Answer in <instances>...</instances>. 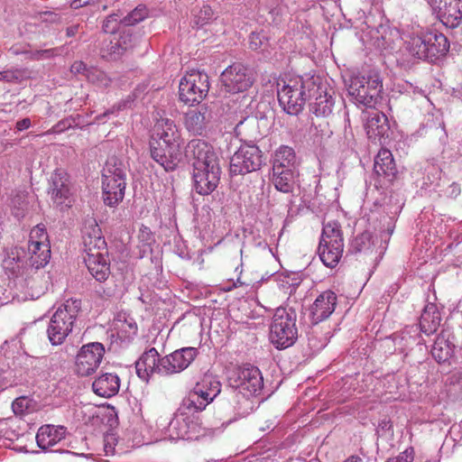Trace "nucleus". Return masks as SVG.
<instances>
[{
  "instance_id": "nucleus-56",
  "label": "nucleus",
  "mask_w": 462,
  "mask_h": 462,
  "mask_svg": "<svg viewBox=\"0 0 462 462\" xmlns=\"http://www.w3.org/2000/svg\"><path fill=\"white\" fill-rule=\"evenodd\" d=\"M111 23L110 20H106V21L104 22L103 29H104L105 32H108V30H109V23Z\"/></svg>"
},
{
  "instance_id": "nucleus-52",
  "label": "nucleus",
  "mask_w": 462,
  "mask_h": 462,
  "mask_svg": "<svg viewBox=\"0 0 462 462\" xmlns=\"http://www.w3.org/2000/svg\"><path fill=\"white\" fill-rule=\"evenodd\" d=\"M31 126V120L29 118H23L16 123V129L23 131L28 129Z\"/></svg>"
},
{
  "instance_id": "nucleus-18",
  "label": "nucleus",
  "mask_w": 462,
  "mask_h": 462,
  "mask_svg": "<svg viewBox=\"0 0 462 462\" xmlns=\"http://www.w3.org/2000/svg\"><path fill=\"white\" fill-rule=\"evenodd\" d=\"M162 357L159 358V353L152 347L145 351L135 363L136 373L139 378L148 382L153 374H166L162 367Z\"/></svg>"
},
{
  "instance_id": "nucleus-24",
  "label": "nucleus",
  "mask_w": 462,
  "mask_h": 462,
  "mask_svg": "<svg viewBox=\"0 0 462 462\" xmlns=\"http://www.w3.org/2000/svg\"><path fill=\"white\" fill-rule=\"evenodd\" d=\"M66 429L61 426L43 425L36 434V441L42 449H47L65 438Z\"/></svg>"
},
{
  "instance_id": "nucleus-51",
  "label": "nucleus",
  "mask_w": 462,
  "mask_h": 462,
  "mask_svg": "<svg viewBox=\"0 0 462 462\" xmlns=\"http://www.w3.org/2000/svg\"><path fill=\"white\" fill-rule=\"evenodd\" d=\"M100 0H73L71 2V7L74 9H78L88 5H95Z\"/></svg>"
},
{
  "instance_id": "nucleus-21",
  "label": "nucleus",
  "mask_w": 462,
  "mask_h": 462,
  "mask_svg": "<svg viewBox=\"0 0 462 462\" xmlns=\"http://www.w3.org/2000/svg\"><path fill=\"white\" fill-rule=\"evenodd\" d=\"M337 295L332 291H325L315 300L310 309L312 322L317 324L328 319L335 310Z\"/></svg>"
},
{
  "instance_id": "nucleus-29",
  "label": "nucleus",
  "mask_w": 462,
  "mask_h": 462,
  "mask_svg": "<svg viewBox=\"0 0 462 462\" xmlns=\"http://www.w3.org/2000/svg\"><path fill=\"white\" fill-rule=\"evenodd\" d=\"M440 321L441 316L438 307L434 303L427 304L420 319V330L426 335H431L438 330Z\"/></svg>"
},
{
  "instance_id": "nucleus-16",
  "label": "nucleus",
  "mask_w": 462,
  "mask_h": 462,
  "mask_svg": "<svg viewBox=\"0 0 462 462\" xmlns=\"http://www.w3.org/2000/svg\"><path fill=\"white\" fill-rule=\"evenodd\" d=\"M374 171L381 186L388 188L397 179L398 170L388 149L382 148L374 158Z\"/></svg>"
},
{
  "instance_id": "nucleus-1",
  "label": "nucleus",
  "mask_w": 462,
  "mask_h": 462,
  "mask_svg": "<svg viewBox=\"0 0 462 462\" xmlns=\"http://www.w3.org/2000/svg\"><path fill=\"white\" fill-rule=\"evenodd\" d=\"M186 155L193 159L194 189L200 195L211 193L220 180V169L212 148L203 140H191Z\"/></svg>"
},
{
  "instance_id": "nucleus-49",
  "label": "nucleus",
  "mask_w": 462,
  "mask_h": 462,
  "mask_svg": "<svg viewBox=\"0 0 462 462\" xmlns=\"http://www.w3.org/2000/svg\"><path fill=\"white\" fill-rule=\"evenodd\" d=\"M86 69V64L80 60L75 61L70 67V71L75 74L84 73Z\"/></svg>"
},
{
  "instance_id": "nucleus-59",
  "label": "nucleus",
  "mask_w": 462,
  "mask_h": 462,
  "mask_svg": "<svg viewBox=\"0 0 462 462\" xmlns=\"http://www.w3.org/2000/svg\"><path fill=\"white\" fill-rule=\"evenodd\" d=\"M274 12H275V10H272V11L270 12V14H272V16H273V15H274ZM273 20H274V17H273Z\"/></svg>"
},
{
  "instance_id": "nucleus-48",
  "label": "nucleus",
  "mask_w": 462,
  "mask_h": 462,
  "mask_svg": "<svg viewBox=\"0 0 462 462\" xmlns=\"http://www.w3.org/2000/svg\"><path fill=\"white\" fill-rule=\"evenodd\" d=\"M54 52V49L41 50L32 53V58L34 60L47 59L52 57Z\"/></svg>"
},
{
  "instance_id": "nucleus-27",
  "label": "nucleus",
  "mask_w": 462,
  "mask_h": 462,
  "mask_svg": "<svg viewBox=\"0 0 462 462\" xmlns=\"http://www.w3.org/2000/svg\"><path fill=\"white\" fill-rule=\"evenodd\" d=\"M318 95L315 101L310 104V111L319 117H327L332 113L334 100L320 86L315 84L312 96Z\"/></svg>"
},
{
  "instance_id": "nucleus-22",
  "label": "nucleus",
  "mask_w": 462,
  "mask_h": 462,
  "mask_svg": "<svg viewBox=\"0 0 462 462\" xmlns=\"http://www.w3.org/2000/svg\"><path fill=\"white\" fill-rule=\"evenodd\" d=\"M365 78H355L349 86V94L354 96L356 100L365 106H374L381 99V95L376 89H368L364 87Z\"/></svg>"
},
{
  "instance_id": "nucleus-42",
  "label": "nucleus",
  "mask_w": 462,
  "mask_h": 462,
  "mask_svg": "<svg viewBox=\"0 0 462 462\" xmlns=\"http://www.w3.org/2000/svg\"><path fill=\"white\" fill-rule=\"evenodd\" d=\"M29 402L26 397L16 398L12 403V409L16 415H23L30 407Z\"/></svg>"
},
{
  "instance_id": "nucleus-30",
  "label": "nucleus",
  "mask_w": 462,
  "mask_h": 462,
  "mask_svg": "<svg viewBox=\"0 0 462 462\" xmlns=\"http://www.w3.org/2000/svg\"><path fill=\"white\" fill-rule=\"evenodd\" d=\"M28 259L27 263L35 268L39 269L44 267L50 261L51 258V244H35L28 245Z\"/></svg>"
},
{
  "instance_id": "nucleus-34",
  "label": "nucleus",
  "mask_w": 462,
  "mask_h": 462,
  "mask_svg": "<svg viewBox=\"0 0 462 462\" xmlns=\"http://www.w3.org/2000/svg\"><path fill=\"white\" fill-rule=\"evenodd\" d=\"M133 47V37L129 33L120 36L114 35L107 47L108 54L114 58L122 56L127 50Z\"/></svg>"
},
{
  "instance_id": "nucleus-15",
  "label": "nucleus",
  "mask_w": 462,
  "mask_h": 462,
  "mask_svg": "<svg viewBox=\"0 0 462 462\" xmlns=\"http://www.w3.org/2000/svg\"><path fill=\"white\" fill-rule=\"evenodd\" d=\"M261 158V151L256 145H241L233 154V175L256 171L262 164Z\"/></svg>"
},
{
  "instance_id": "nucleus-41",
  "label": "nucleus",
  "mask_w": 462,
  "mask_h": 462,
  "mask_svg": "<svg viewBox=\"0 0 462 462\" xmlns=\"http://www.w3.org/2000/svg\"><path fill=\"white\" fill-rule=\"evenodd\" d=\"M268 46V39L263 32H252L249 37V47L254 51H263Z\"/></svg>"
},
{
  "instance_id": "nucleus-10",
  "label": "nucleus",
  "mask_w": 462,
  "mask_h": 462,
  "mask_svg": "<svg viewBox=\"0 0 462 462\" xmlns=\"http://www.w3.org/2000/svg\"><path fill=\"white\" fill-rule=\"evenodd\" d=\"M318 251L326 266L334 268L337 265L344 252V238L338 222L328 221L323 224Z\"/></svg>"
},
{
  "instance_id": "nucleus-20",
  "label": "nucleus",
  "mask_w": 462,
  "mask_h": 462,
  "mask_svg": "<svg viewBox=\"0 0 462 462\" xmlns=\"http://www.w3.org/2000/svg\"><path fill=\"white\" fill-rule=\"evenodd\" d=\"M48 193L57 205H62L69 199L70 196L69 179L65 171L59 169L51 174Z\"/></svg>"
},
{
  "instance_id": "nucleus-31",
  "label": "nucleus",
  "mask_w": 462,
  "mask_h": 462,
  "mask_svg": "<svg viewBox=\"0 0 462 462\" xmlns=\"http://www.w3.org/2000/svg\"><path fill=\"white\" fill-rule=\"evenodd\" d=\"M297 170L272 171L271 181L275 189L283 193L292 192Z\"/></svg>"
},
{
  "instance_id": "nucleus-4",
  "label": "nucleus",
  "mask_w": 462,
  "mask_h": 462,
  "mask_svg": "<svg viewBox=\"0 0 462 462\" xmlns=\"http://www.w3.org/2000/svg\"><path fill=\"white\" fill-rule=\"evenodd\" d=\"M254 80L255 75L252 68L242 63H233V104L238 103L236 114L240 113L239 122L233 131L236 137L241 135L240 125L252 112L253 97L246 92L252 88Z\"/></svg>"
},
{
  "instance_id": "nucleus-12",
  "label": "nucleus",
  "mask_w": 462,
  "mask_h": 462,
  "mask_svg": "<svg viewBox=\"0 0 462 462\" xmlns=\"http://www.w3.org/2000/svg\"><path fill=\"white\" fill-rule=\"evenodd\" d=\"M209 90L208 76L199 70L188 71L179 85L180 100L185 104H199Z\"/></svg>"
},
{
  "instance_id": "nucleus-40",
  "label": "nucleus",
  "mask_w": 462,
  "mask_h": 462,
  "mask_svg": "<svg viewBox=\"0 0 462 462\" xmlns=\"http://www.w3.org/2000/svg\"><path fill=\"white\" fill-rule=\"evenodd\" d=\"M50 243L49 236L43 225L35 226L30 232L28 245Z\"/></svg>"
},
{
  "instance_id": "nucleus-45",
  "label": "nucleus",
  "mask_w": 462,
  "mask_h": 462,
  "mask_svg": "<svg viewBox=\"0 0 462 462\" xmlns=\"http://www.w3.org/2000/svg\"><path fill=\"white\" fill-rule=\"evenodd\" d=\"M393 432V422L388 418L382 419L377 427V433L381 435H386Z\"/></svg>"
},
{
  "instance_id": "nucleus-26",
  "label": "nucleus",
  "mask_w": 462,
  "mask_h": 462,
  "mask_svg": "<svg viewBox=\"0 0 462 462\" xmlns=\"http://www.w3.org/2000/svg\"><path fill=\"white\" fill-rule=\"evenodd\" d=\"M296 153L292 147L281 145L272 157V171L297 170Z\"/></svg>"
},
{
  "instance_id": "nucleus-44",
  "label": "nucleus",
  "mask_w": 462,
  "mask_h": 462,
  "mask_svg": "<svg viewBox=\"0 0 462 462\" xmlns=\"http://www.w3.org/2000/svg\"><path fill=\"white\" fill-rule=\"evenodd\" d=\"M364 87L370 89H376L378 90V94L381 95L383 91V83L382 80L379 79L378 76H370L367 79H365Z\"/></svg>"
},
{
  "instance_id": "nucleus-17",
  "label": "nucleus",
  "mask_w": 462,
  "mask_h": 462,
  "mask_svg": "<svg viewBox=\"0 0 462 462\" xmlns=\"http://www.w3.org/2000/svg\"><path fill=\"white\" fill-rule=\"evenodd\" d=\"M196 347H182L162 357V367L166 374H172L185 370L197 357Z\"/></svg>"
},
{
  "instance_id": "nucleus-38",
  "label": "nucleus",
  "mask_w": 462,
  "mask_h": 462,
  "mask_svg": "<svg viewBox=\"0 0 462 462\" xmlns=\"http://www.w3.org/2000/svg\"><path fill=\"white\" fill-rule=\"evenodd\" d=\"M310 132L314 136L319 138V142L328 139L333 134L326 119L312 120Z\"/></svg>"
},
{
  "instance_id": "nucleus-50",
  "label": "nucleus",
  "mask_w": 462,
  "mask_h": 462,
  "mask_svg": "<svg viewBox=\"0 0 462 462\" xmlns=\"http://www.w3.org/2000/svg\"><path fill=\"white\" fill-rule=\"evenodd\" d=\"M252 284V281L247 279V278H245V277H242V271H240L239 273V275L236 279V282H235L233 281V288H236L237 286H245V287H250Z\"/></svg>"
},
{
  "instance_id": "nucleus-5",
  "label": "nucleus",
  "mask_w": 462,
  "mask_h": 462,
  "mask_svg": "<svg viewBox=\"0 0 462 462\" xmlns=\"http://www.w3.org/2000/svg\"><path fill=\"white\" fill-rule=\"evenodd\" d=\"M314 88L315 81L312 78L306 80L301 77L290 79L278 88L279 104L287 114L296 116L302 111L307 98L312 97Z\"/></svg>"
},
{
  "instance_id": "nucleus-14",
  "label": "nucleus",
  "mask_w": 462,
  "mask_h": 462,
  "mask_svg": "<svg viewBox=\"0 0 462 462\" xmlns=\"http://www.w3.org/2000/svg\"><path fill=\"white\" fill-rule=\"evenodd\" d=\"M440 22L454 29L462 23V0H426Z\"/></svg>"
},
{
  "instance_id": "nucleus-39",
  "label": "nucleus",
  "mask_w": 462,
  "mask_h": 462,
  "mask_svg": "<svg viewBox=\"0 0 462 462\" xmlns=\"http://www.w3.org/2000/svg\"><path fill=\"white\" fill-rule=\"evenodd\" d=\"M214 13L210 6L203 5L192 10V23L197 26H203L208 23L213 18Z\"/></svg>"
},
{
  "instance_id": "nucleus-13",
  "label": "nucleus",
  "mask_w": 462,
  "mask_h": 462,
  "mask_svg": "<svg viewBox=\"0 0 462 462\" xmlns=\"http://www.w3.org/2000/svg\"><path fill=\"white\" fill-rule=\"evenodd\" d=\"M105 355L101 343L84 345L79 351L75 361V372L79 376H88L96 372Z\"/></svg>"
},
{
  "instance_id": "nucleus-46",
  "label": "nucleus",
  "mask_w": 462,
  "mask_h": 462,
  "mask_svg": "<svg viewBox=\"0 0 462 462\" xmlns=\"http://www.w3.org/2000/svg\"><path fill=\"white\" fill-rule=\"evenodd\" d=\"M70 127V121L69 119H64L54 125L46 134H60Z\"/></svg>"
},
{
  "instance_id": "nucleus-55",
  "label": "nucleus",
  "mask_w": 462,
  "mask_h": 462,
  "mask_svg": "<svg viewBox=\"0 0 462 462\" xmlns=\"http://www.w3.org/2000/svg\"><path fill=\"white\" fill-rule=\"evenodd\" d=\"M344 462H362V459L359 457L352 456L346 458Z\"/></svg>"
},
{
  "instance_id": "nucleus-7",
  "label": "nucleus",
  "mask_w": 462,
  "mask_h": 462,
  "mask_svg": "<svg viewBox=\"0 0 462 462\" xmlns=\"http://www.w3.org/2000/svg\"><path fill=\"white\" fill-rule=\"evenodd\" d=\"M81 308L79 300L69 299L54 312L48 327V337L53 346L63 343L72 331L74 322Z\"/></svg>"
},
{
  "instance_id": "nucleus-57",
  "label": "nucleus",
  "mask_w": 462,
  "mask_h": 462,
  "mask_svg": "<svg viewBox=\"0 0 462 462\" xmlns=\"http://www.w3.org/2000/svg\"><path fill=\"white\" fill-rule=\"evenodd\" d=\"M128 326H129L130 330H131L133 333H135V332H136V330H137V327H136V325H133V324H131V323H130V324H128Z\"/></svg>"
},
{
  "instance_id": "nucleus-37",
  "label": "nucleus",
  "mask_w": 462,
  "mask_h": 462,
  "mask_svg": "<svg viewBox=\"0 0 462 462\" xmlns=\"http://www.w3.org/2000/svg\"><path fill=\"white\" fill-rule=\"evenodd\" d=\"M11 203L13 215L18 219L24 217L29 210L28 196L24 193H18L12 199Z\"/></svg>"
},
{
  "instance_id": "nucleus-3",
  "label": "nucleus",
  "mask_w": 462,
  "mask_h": 462,
  "mask_svg": "<svg viewBox=\"0 0 462 462\" xmlns=\"http://www.w3.org/2000/svg\"><path fill=\"white\" fill-rule=\"evenodd\" d=\"M263 386L260 370L250 364L243 365L233 370V408L239 417L248 415L254 408L252 397L258 394Z\"/></svg>"
},
{
  "instance_id": "nucleus-32",
  "label": "nucleus",
  "mask_w": 462,
  "mask_h": 462,
  "mask_svg": "<svg viewBox=\"0 0 462 462\" xmlns=\"http://www.w3.org/2000/svg\"><path fill=\"white\" fill-rule=\"evenodd\" d=\"M233 306L236 307V313L233 314V321L245 328H252L254 322H249L252 319V303L247 299H237L233 301Z\"/></svg>"
},
{
  "instance_id": "nucleus-58",
  "label": "nucleus",
  "mask_w": 462,
  "mask_h": 462,
  "mask_svg": "<svg viewBox=\"0 0 462 462\" xmlns=\"http://www.w3.org/2000/svg\"><path fill=\"white\" fill-rule=\"evenodd\" d=\"M309 342H310V345L311 346V339L310 338L309 339ZM312 346L313 347H317V348H321V347H323V345H320V346H318L316 345H312Z\"/></svg>"
},
{
  "instance_id": "nucleus-36",
  "label": "nucleus",
  "mask_w": 462,
  "mask_h": 462,
  "mask_svg": "<svg viewBox=\"0 0 462 462\" xmlns=\"http://www.w3.org/2000/svg\"><path fill=\"white\" fill-rule=\"evenodd\" d=\"M195 386L199 387L203 391V395L211 402L221 392L220 382L211 375H205Z\"/></svg>"
},
{
  "instance_id": "nucleus-54",
  "label": "nucleus",
  "mask_w": 462,
  "mask_h": 462,
  "mask_svg": "<svg viewBox=\"0 0 462 462\" xmlns=\"http://www.w3.org/2000/svg\"><path fill=\"white\" fill-rule=\"evenodd\" d=\"M439 134V139H441L442 137L446 136V130H445V125L443 123L439 124V127L437 128Z\"/></svg>"
},
{
  "instance_id": "nucleus-23",
  "label": "nucleus",
  "mask_w": 462,
  "mask_h": 462,
  "mask_svg": "<svg viewBox=\"0 0 462 462\" xmlns=\"http://www.w3.org/2000/svg\"><path fill=\"white\" fill-rule=\"evenodd\" d=\"M365 130L370 139L388 137L390 125L387 116L382 112H371L365 123Z\"/></svg>"
},
{
  "instance_id": "nucleus-2",
  "label": "nucleus",
  "mask_w": 462,
  "mask_h": 462,
  "mask_svg": "<svg viewBox=\"0 0 462 462\" xmlns=\"http://www.w3.org/2000/svg\"><path fill=\"white\" fill-rule=\"evenodd\" d=\"M154 134L151 143V156L165 171H173L180 162L182 140L174 121L160 118L154 125Z\"/></svg>"
},
{
  "instance_id": "nucleus-25",
  "label": "nucleus",
  "mask_w": 462,
  "mask_h": 462,
  "mask_svg": "<svg viewBox=\"0 0 462 462\" xmlns=\"http://www.w3.org/2000/svg\"><path fill=\"white\" fill-rule=\"evenodd\" d=\"M120 388V379L116 374L106 373L97 377L92 383L94 393L101 397L108 398L116 394Z\"/></svg>"
},
{
  "instance_id": "nucleus-8",
  "label": "nucleus",
  "mask_w": 462,
  "mask_h": 462,
  "mask_svg": "<svg viewBox=\"0 0 462 462\" xmlns=\"http://www.w3.org/2000/svg\"><path fill=\"white\" fill-rule=\"evenodd\" d=\"M408 49L412 56L435 62L447 54L449 50V42L443 33L429 32L420 36L412 37L409 42Z\"/></svg>"
},
{
  "instance_id": "nucleus-47",
  "label": "nucleus",
  "mask_w": 462,
  "mask_h": 462,
  "mask_svg": "<svg viewBox=\"0 0 462 462\" xmlns=\"http://www.w3.org/2000/svg\"><path fill=\"white\" fill-rule=\"evenodd\" d=\"M231 71L229 70V67L226 68L220 76V82L222 84V87L225 88L226 93L230 92V79Z\"/></svg>"
},
{
  "instance_id": "nucleus-43",
  "label": "nucleus",
  "mask_w": 462,
  "mask_h": 462,
  "mask_svg": "<svg viewBox=\"0 0 462 462\" xmlns=\"http://www.w3.org/2000/svg\"><path fill=\"white\" fill-rule=\"evenodd\" d=\"M414 451L412 448H406L403 452L400 453L397 457H390L386 462H413Z\"/></svg>"
},
{
  "instance_id": "nucleus-53",
  "label": "nucleus",
  "mask_w": 462,
  "mask_h": 462,
  "mask_svg": "<svg viewBox=\"0 0 462 462\" xmlns=\"http://www.w3.org/2000/svg\"><path fill=\"white\" fill-rule=\"evenodd\" d=\"M14 79H16V77H14V72H11V71L1 72L0 71V81L3 80V81L10 82Z\"/></svg>"
},
{
  "instance_id": "nucleus-33",
  "label": "nucleus",
  "mask_w": 462,
  "mask_h": 462,
  "mask_svg": "<svg viewBox=\"0 0 462 462\" xmlns=\"http://www.w3.org/2000/svg\"><path fill=\"white\" fill-rule=\"evenodd\" d=\"M453 347L454 346L446 338L442 331L434 342L431 355L438 363H444L452 356Z\"/></svg>"
},
{
  "instance_id": "nucleus-19",
  "label": "nucleus",
  "mask_w": 462,
  "mask_h": 462,
  "mask_svg": "<svg viewBox=\"0 0 462 462\" xmlns=\"http://www.w3.org/2000/svg\"><path fill=\"white\" fill-rule=\"evenodd\" d=\"M210 112L205 105L190 107L183 116L185 128L195 135H201L210 122Z\"/></svg>"
},
{
  "instance_id": "nucleus-6",
  "label": "nucleus",
  "mask_w": 462,
  "mask_h": 462,
  "mask_svg": "<svg viewBox=\"0 0 462 462\" xmlns=\"http://www.w3.org/2000/svg\"><path fill=\"white\" fill-rule=\"evenodd\" d=\"M85 263L91 275L98 282H105L110 274L106 243L100 236V229H94V236H84Z\"/></svg>"
},
{
  "instance_id": "nucleus-9",
  "label": "nucleus",
  "mask_w": 462,
  "mask_h": 462,
  "mask_svg": "<svg viewBox=\"0 0 462 462\" xmlns=\"http://www.w3.org/2000/svg\"><path fill=\"white\" fill-rule=\"evenodd\" d=\"M298 338L296 313L292 310H276L270 326V340L278 349L291 346Z\"/></svg>"
},
{
  "instance_id": "nucleus-28",
  "label": "nucleus",
  "mask_w": 462,
  "mask_h": 462,
  "mask_svg": "<svg viewBox=\"0 0 462 462\" xmlns=\"http://www.w3.org/2000/svg\"><path fill=\"white\" fill-rule=\"evenodd\" d=\"M211 402L203 395V391L199 387L194 388L182 400L180 411L181 413H199L206 409Z\"/></svg>"
},
{
  "instance_id": "nucleus-11",
  "label": "nucleus",
  "mask_w": 462,
  "mask_h": 462,
  "mask_svg": "<svg viewBox=\"0 0 462 462\" xmlns=\"http://www.w3.org/2000/svg\"><path fill=\"white\" fill-rule=\"evenodd\" d=\"M125 176V170L121 163L106 164L102 180L104 202L106 206L115 207L123 200L126 185Z\"/></svg>"
},
{
  "instance_id": "nucleus-35",
  "label": "nucleus",
  "mask_w": 462,
  "mask_h": 462,
  "mask_svg": "<svg viewBox=\"0 0 462 462\" xmlns=\"http://www.w3.org/2000/svg\"><path fill=\"white\" fill-rule=\"evenodd\" d=\"M374 248V240L372 234L368 231H365L358 235L352 241L350 245V251L353 253H372Z\"/></svg>"
}]
</instances>
